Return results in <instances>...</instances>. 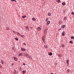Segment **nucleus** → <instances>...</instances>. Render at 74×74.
Returning <instances> with one entry per match:
<instances>
[{
    "mask_svg": "<svg viewBox=\"0 0 74 74\" xmlns=\"http://www.w3.org/2000/svg\"><path fill=\"white\" fill-rule=\"evenodd\" d=\"M14 74H17V73H18V71H16L15 69L14 70Z\"/></svg>",
    "mask_w": 74,
    "mask_h": 74,
    "instance_id": "f257e3e1",
    "label": "nucleus"
},
{
    "mask_svg": "<svg viewBox=\"0 0 74 74\" xmlns=\"http://www.w3.org/2000/svg\"><path fill=\"white\" fill-rule=\"evenodd\" d=\"M50 23H51V22L50 21H47L46 25H49V24H50Z\"/></svg>",
    "mask_w": 74,
    "mask_h": 74,
    "instance_id": "f03ea898",
    "label": "nucleus"
},
{
    "mask_svg": "<svg viewBox=\"0 0 74 74\" xmlns=\"http://www.w3.org/2000/svg\"><path fill=\"white\" fill-rule=\"evenodd\" d=\"M13 59L15 61H18V58H17L14 57H13Z\"/></svg>",
    "mask_w": 74,
    "mask_h": 74,
    "instance_id": "7ed1b4c3",
    "label": "nucleus"
},
{
    "mask_svg": "<svg viewBox=\"0 0 74 74\" xmlns=\"http://www.w3.org/2000/svg\"><path fill=\"white\" fill-rule=\"evenodd\" d=\"M65 34V32L63 31V32H62V35L63 36H64Z\"/></svg>",
    "mask_w": 74,
    "mask_h": 74,
    "instance_id": "20e7f679",
    "label": "nucleus"
},
{
    "mask_svg": "<svg viewBox=\"0 0 74 74\" xmlns=\"http://www.w3.org/2000/svg\"><path fill=\"white\" fill-rule=\"evenodd\" d=\"M21 50L22 51H26V49L23 48H22L21 49Z\"/></svg>",
    "mask_w": 74,
    "mask_h": 74,
    "instance_id": "39448f33",
    "label": "nucleus"
},
{
    "mask_svg": "<svg viewBox=\"0 0 74 74\" xmlns=\"http://www.w3.org/2000/svg\"><path fill=\"white\" fill-rule=\"evenodd\" d=\"M66 25H63L62 26H61V27L62 28V29H64Z\"/></svg>",
    "mask_w": 74,
    "mask_h": 74,
    "instance_id": "423d86ee",
    "label": "nucleus"
},
{
    "mask_svg": "<svg viewBox=\"0 0 74 74\" xmlns=\"http://www.w3.org/2000/svg\"><path fill=\"white\" fill-rule=\"evenodd\" d=\"M37 29L38 30H39V31H40V30H41V28L40 27H38L37 28Z\"/></svg>",
    "mask_w": 74,
    "mask_h": 74,
    "instance_id": "0eeeda50",
    "label": "nucleus"
},
{
    "mask_svg": "<svg viewBox=\"0 0 74 74\" xmlns=\"http://www.w3.org/2000/svg\"><path fill=\"white\" fill-rule=\"evenodd\" d=\"M48 15L49 16H50L51 15V13L50 12H48Z\"/></svg>",
    "mask_w": 74,
    "mask_h": 74,
    "instance_id": "6e6552de",
    "label": "nucleus"
},
{
    "mask_svg": "<svg viewBox=\"0 0 74 74\" xmlns=\"http://www.w3.org/2000/svg\"><path fill=\"white\" fill-rule=\"evenodd\" d=\"M1 62L2 64H4V62H3V60H1Z\"/></svg>",
    "mask_w": 74,
    "mask_h": 74,
    "instance_id": "1a4fd4ad",
    "label": "nucleus"
},
{
    "mask_svg": "<svg viewBox=\"0 0 74 74\" xmlns=\"http://www.w3.org/2000/svg\"><path fill=\"white\" fill-rule=\"evenodd\" d=\"M25 28L26 29V30H29V27H26Z\"/></svg>",
    "mask_w": 74,
    "mask_h": 74,
    "instance_id": "9d476101",
    "label": "nucleus"
},
{
    "mask_svg": "<svg viewBox=\"0 0 74 74\" xmlns=\"http://www.w3.org/2000/svg\"><path fill=\"white\" fill-rule=\"evenodd\" d=\"M44 47L46 49H47L48 48V46H47V45H45Z\"/></svg>",
    "mask_w": 74,
    "mask_h": 74,
    "instance_id": "9b49d317",
    "label": "nucleus"
},
{
    "mask_svg": "<svg viewBox=\"0 0 74 74\" xmlns=\"http://www.w3.org/2000/svg\"><path fill=\"white\" fill-rule=\"evenodd\" d=\"M56 1L57 3H60V0H56Z\"/></svg>",
    "mask_w": 74,
    "mask_h": 74,
    "instance_id": "f8f14e48",
    "label": "nucleus"
},
{
    "mask_svg": "<svg viewBox=\"0 0 74 74\" xmlns=\"http://www.w3.org/2000/svg\"><path fill=\"white\" fill-rule=\"evenodd\" d=\"M62 4L63 5H66V3L64 2H62Z\"/></svg>",
    "mask_w": 74,
    "mask_h": 74,
    "instance_id": "ddd939ff",
    "label": "nucleus"
},
{
    "mask_svg": "<svg viewBox=\"0 0 74 74\" xmlns=\"http://www.w3.org/2000/svg\"><path fill=\"white\" fill-rule=\"evenodd\" d=\"M64 19L66 21L67 20V17H64Z\"/></svg>",
    "mask_w": 74,
    "mask_h": 74,
    "instance_id": "4468645a",
    "label": "nucleus"
},
{
    "mask_svg": "<svg viewBox=\"0 0 74 74\" xmlns=\"http://www.w3.org/2000/svg\"><path fill=\"white\" fill-rule=\"evenodd\" d=\"M49 20V18H46L45 20V22H47Z\"/></svg>",
    "mask_w": 74,
    "mask_h": 74,
    "instance_id": "2eb2a0df",
    "label": "nucleus"
},
{
    "mask_svg": "<svg viewBox=\"0 0 74 74\" xmlns=\"http://www.w3.org/2000/svg\"><path fill=\"white\" fill-rule=\"evenodd\" d=\"M18 56H22V53H21L20 54H19L18 55Z\"/></svg>",
    "mask_w": 74,
    "mask_h": 74,
    "instance_id": "dca6fc26",
    "label": "nucleus"
},
{
    "mask_svg": "<svg viewBox=\"0 0 74 74\" xmlns=\"http://www.w3.org/2000/svg\"><path fill=\"white\" fill-rule=\"evenodd\" d=\"M49 55H50V56H52V53L51 52L49 53Z\"/></svg>",
    "mask_w": 74,
    "mask_h": 74,
    "instance_id": "f3484780",
    "label": "nucleus"
},
{
    "mask_svg": "<svg viewBox=\"0 0 74 74\" xmlns=\"http://www.w3.org/2000/svg\"><path fill=\"white\" fill-rule=\"evenodd\" d=\"M62 56V54H60L58 55V56L59 57V58H60Z\"/></svg>",
    "mask_w": 74,
    "mask_h": 74,
    "instance_id": "a211bd4d",
    "label": "nucleus"
},
{
    "mask_svg": "<svg viewBox=\"0 0 74 74\" xmlns=\"http://www.w3.org/2000/svg\"><path fill=\"white\" fill-rule=\"evenodd\" d=\"M32 19L33 21H36V18H32Z\"/></svg>",
    "mask_w": 74,
    "mask_h": 74,
    "instance_id": "6ab92c4d",
    "label": "nucleus"
},
{
    "mask_svg": "<svg viewBox=\"0 0 74 74\" xmlns=\"http://www.w3.org/2000/svg\"><path fill=\"white\" fill-rule=\"evenodd\" d=\"M69 42H70V43H71V44H73V42L71 40H70L69 41Z\"/></svg>",
    "mask_w": 74,
    "mask_h": 74,
    "instance_id": "aec40b11",
    "label": "nucleus"
},
{
    "mask_svg": "<svg viewBox=\"0 0 74 74\" xmlns=\"http://www.w3.org/2000/svg\"><path fill=\"white\" fill-rule=\"evenodd\" d=\"M25 73H26V71H25L24 70L23 71V74H25Z\"/></svg>",
    "mask_w": 74,
    "mask_h": 74,
    "instance_id": "412c9836",
    "label": "nucleus"
},
{
    "mask_svg": "<svg viewBox=\"0 0 74 74\" xmlns=\"http://www.w3.org/2000/svg\"><path fill=\"white\" fill-rule=\"evenodd\" d=\"M19 70L21 72H22V68H19Z\"/></svg>",
    "mask_w": 74,
    "mask_h": 74,
    "instance_id": "4be33fe9",
    "label": "nucleus"
},
{
    "mask_svg": "<svg viewBox=\"0 0 74 74\" xmlns=\"http://www.w3.org/2000/svg\"><path fill=\"white\" fill-rule=\"evenodd\" d=\"M66 63L68 65H69V60H66Z\"/></svg>",
    "mask_w": 74,
    "mask_h": 74,
    "instance_id": "5701e85b",
    "label": "nucleus"
},
{
    "mask_svg": "<svg viewBox=\"0 0 74 74\" xmlns=\"http://www.w3.org/2000/svg\"><path fill=\"white\" fill-rule=\"evenodd\" d=\"M71 39H74V36H71Z\"/></svg>",
    "mask_w": 74,
    "mask_h": 74,
    "instance_id": "b1692460",
    "label": "nucleus"
},
{
    "mask_svg": "<svg viewBox=\"0 0 74 74\" xmlns=\"http://www.w3.org/2000/svg\"><path fill=\"white\" fill-rule=\"evenodd\" d=\"M11 1H15V2H16V0H11Z\"/></svg>",
    "mask_w": 74,
    "mask_h": 74,
    "instance_id": "393cba45",
    "label": "nucleus"
},
{
    "mask_svg": "<svg viewBox=\"0 0 74 74\" xmlns=\"http://www.w3.org/2000/svg\"><path fill=\"white\" fill-rule=\"evenodd\" d=\"M26 17V16L24 15L22 16L23 18H25Z\"/></svg>",
    "mask_w": 74,
    "mask_h": 74,
    "instance_id": "a878e982",
    "label": "nucleus"
},
{
    "mask_svg": "<svg viewBox=\"0 0 74 74\" xmlns=\"http://www.w3.org/2000/svg\"><path fill=\"white\" fill-rule=\"evenodd\" d=\"M15 39L16 40V41H18V39L17 38H15Z\"/></svg>",
    "mask_w": 74,
    "mask_h": 74,
    "instance_id": "bb28decb",
    "label": "nucleus"
},
{
    "mask_svg": "<svg viewBox=\"0 0 74 74\" xmlns=\"http://www.w3.org/2000/svg\"><path fill=\"white\" fill-rule=\"evenodd\" d=\"M66 71H67V72H68V73H69V72H70V70H69V69H68Z\"/></svg>",
    "mask_w": 74,
    "mask_h": 74,
    "instance_id": "cd10ccee",
    "label": "nucleus"
},
{
    "mask_svg": "<svg viewBox=\"0 0 74 74\" xmlns=\"http://www.w3.org/2000/svg\"><path fill=\"white\" fill-rule=\"evenodd\" d=\"M6 29L8 30H10L8 27H6Z\"/></svg>",
    "mask_w": 74,
    "mask_h": 74,
    "instance_id": "c85d7f7f",
    "label": "nucleus"
},
{
    "mask_svg": "<svg viewBox=\"0 0 74 74\" xmlns=\"http://www.w3.org/2000/svg\"><path fill=\"white\" fill-rule=\"evenodd\" d=\"M73 15H74V12H72L71 13Z\"/></svg>",
    "mask_w": 74,
    "mask_h": 74,
    "instance_id": "c756f323",
    "label": "nucleus"
},
{
    "mask_svg": "<svg viewBox=\"0 0 74 74\" xmlns=\"http://www.w3.org/2000/svg\"><path fill=\"white\" fill-rule=\"evenodd\" d=\"M62 47H64V45H62Z\"/></svg>",
    "mask_w": 74,
    "mask_h": 74,
    "instance_id": "7c9ffc66",
    "label": "nucleus"
},
{
    "mask_svg": "<svg viewBox=\"0 0 74 74\" xmlns=\"http://www.w3.org/2000/svg\"><path fill=\"white\" fill-rule=\"evenodd\" d=\"M21 37H24V35H21Z\"/></svg>",
    "mask_w": 74,
    "mask_h": 74,
    "instance_id": "2f4dec72",
    "label": "nucleus"
},
{
    "mask_svg": "<svg viewBox=\"0 0 74 74\" xmlns=\"http://www.w3.org/2000/svg\"><path fill=\"white\" fill-rule=\"evenodd\" d=\"M23 44L24 45H26V44H25V43H23Z\"/></svg>",
    "mask_w": 74,
    "mask_h": 74,
    "instance_id": "473e14b6",
    "label": "nucleus"
},
{
    "mask_svg": "<svg viewBox=\"0 0 74 74\" xmlns=\"http://www.w3.org/2000/svg\"><path fill=\"white\" fill-rule=\"evenodd\" d=\"M62 29V28H60L59 29V30H61Z\"/></svg>",
    "mask_w": 74,
    "mask_h": 74,
    "instance_id": "72a5a7b5",
    "label": "nucleus"
},
{
    "mask_svg": "<svg viewBox=\"0 0 74 74\" xmlns=\"http://www.w3.org/2000/svg\"><path fill=\"white\" fill-rule=\"evenodd\" d=\"M42 41H44V38H42Z\"/></svg>",
    "mask_w": 74,
    "mask_h": 74,
    "instance_id": "f704fd0d",
    "label": "nucleus"
},
{
    "mask_svg": "<svg viewBox=\"0 0 74 74\" xmlns=\"http://www.w3.org/2000/svg\"><path fill=\"white\" fill-rule=\"evenodd\" d=\"M23 65H25V63H23Z\"/></svg>",
    "mask_w": 74,
    "mask_h": 74,
    "instance_id": "c9c22d12",
    "label": "nucleus"
},
{
    "mask_svg": "<svg viewBox=\"0 0 74 74\" xmlns=\"http://www.w3.org/2000/svg\"><path fill=\"white\" fill-rule=\"evenodd\" d=\"M17 34H19V33H18V32H17Z\"/></svg>",
    "mask_w": 74,
    "mask_h": 74,
    "instance_id": "e433bc0d",
    "label": "nucleus"
},
{
    "mask_svg": "<svg viewBox=\"0 0 74 74\" xmlns=\"http://www.w3.org/2000/svg\"><path fill=\"white\" fill-rule=\"evenodd\" d=\"M51 74H53V73H51Z\"/></svg>",
    "mask_w": 74,
    "mask_h": 74,
    "instance_id": "4c0bfd02",
    "label": "nucleus"
},
{
    "mask_svg": "<svg viewBox=\"0 0 74 74\" xmlns=\"http://www.w3.org/2000/svg\"><path fill=\"white\" fill-rule=\"evenodd\" d=\"M12 66H13V64H12Z\"/></svg>",
    "mask_w": 74,
    "mask_h": 74,
    "instance_id": "58836bf2",
    "label": "nucleus"
},
{
    "mask_svg": "<svg viewBox=\"0 0 74 74\" xmlns=\"http://www.w3.org/2000/svg\"><path fill=\"white\" fill-rule=\"evenodd\" d=\"M43 1H44V0H42Z\"/></svg>",
    "mask_w": 74,
    "mask_h": 74,
    "instance_id": "ea45409f",
    "label": "nucleus"
},
{
    "mask_svg": "<svg viewBox=\"0 0 74 74\" xmlns=\"http://www.w3.org/2000/svg\"><path fill=\"white\" fill-rule=\"evenodd\" d=\"M12 48H14V47H12Z\"/></svg>",
    "mask_w": 74,
    "mask_h": 74,
    "instance_id": "a19ab883",
    "label": "nucleus"
},
{
    "mask_svg": "<svg viewBox=\"0 0 74 74\" xmlns=\"http://www.w3.org/2000/svg\"><path fill=\"white\" fill-rule=\"evenodd\" d=\"M54 74H56V73H55Z\"/></svg>",
    "mask_w": 74,
    "mask_h": 74,
    "instance_id": "79ce46f5",
    "label": "nucleus"
}]
</instances>
